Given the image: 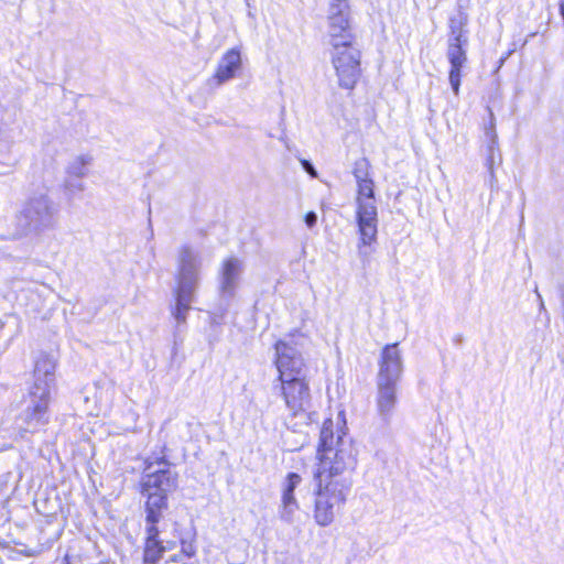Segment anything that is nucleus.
<instances>
[{"mask_svg": "<svg viewBox=\"0 0 564 564\" xmlns=\"http://www.w3.org/2000/svg\"><path fill=\"white\" fill-rule=\"evenodd\" d=\"M195 279V265L191 251L187 248H184L181 256L176 288L174 291L176 301L174 315L180 322H185L186 314L191 307Z\"/></svg>", "mask_w": 564, "mask_h": 564, "instance_id": "nucleus-6", "label": "nucleus"}, {"mask_svg": "<svg viewBox=\"0 0 564 564\" xmlns=\"http://www.w3.org/2000/svg\"><path fill=\"white\" fill-rule=\"evenodd\" d=\"M327 41L338 86L354 90L362 78V51L351 22L348 0H332L327 17Z\"/></svg>", "mask_w": 564, "mask_h": 564, "instance_id": "nucleus-2", "label": "nucleus"}, {"mask_svg": "<svg viewBox=\"0 0 564 564\" xmlns=\"http://www.w3.org/2000/svg\"><path fill=\"white\" fill-rule=\"evenodd\" d=\"M178 475L169 468L145 474L139 482V492L144 498V539L142 564H159L164 554L174 546L161 538L160 521L169 509V494L177 488Z\"/></svg>", "mask_w": 564, "mask_h": 564, "instance_id": "nucleus-3", "label": "nucleus"}, {"mask_svg": "<svg viewBox=\"0 0 564 564\" xmlns=\"http://www.w3.org/2000/svg\"><path fill=\"white\" fill-rule=\"evenodd\" d=\"M63 564H70V557L68 555L64 556Z\"/></svg>", "mask_w": 564, "mask_h": 564, "instance_id": "nucleus-21", "label": "nucleus"}, {"mask_svg": "<svg viewBox=\"0 0 564 564\" xmlns=\"http://www.w3.org/2000/svg\"><path fill=\"white\" fill-rule=\"evenodd\" d=\"M241 66L240 50L238 47L229 48L221 56L215 73L214 78L217 84H223L231 79Z\"/></svg>", "mask_w": 564, "mask_h": 564, "instance_id": "nucleus-10", "label": "nucleus"}, {"mask_svg": "<svg viewBox=\"0 0 564 564\" xmlns=\"http://www.w3.org/2000/svg\"><path fill=\"white\" fill-rule=\"evenodd\" d=\"M302 166L305 169V171L312 176V177H316L317 176V172L316 170L314 169V166L307 161V160H302Z\"/></svg>", "mask_w": 564, "mask_h": 564, "instance_id": "nucleus-19", "label": "nucleus"}, {"mask_svg": "<svg viewBox=\"0 0 564 564\" xmlns=\"http://www.w3.org/2000/svg\"><path fill=\"white\" fill-rule=\"evenodd\" d=\"M54 372H55V362L54 360L46 356H40L35 362L33 368V377L34 382L29 390L30 397L37 395L39 390H42V387L47 384V389H51V386L54 381Z\"/></svg>", "mask_w": 564, "mask_h": 564, "instance_id": "nucleus-9", "label": "nucleus"}, {"mask_svg": "<svg viewBox=\"0 0 564 564\" xmlns=\"http://www.w3.org/2000/svg\"><path fill=\"white\" fill-rule=\"evenodd\" d=\"M402 359L398 343L388 344L381 350L378 378L399 380L402 372Z\"/></svg>", "mask_w": 564, "mask_h": 564, "instance_id": "nucleus-8", "label": "nucleus"}, {"mask_svg": "<svg viewBox=\"0 0 564 564\" xmlns=\"http://www.w3.org/2000/svg\"><path fill=\"white\" fill-rule=\"evenodd\" d=\"M37 400L32 404V406L28 408L24 415V422L26 424L33 423H42L46 424L48 419L46 414L48 412L51 391L47 389V384L42 387V390H39Z\"/></svg>", "mask_w": 564, "mask_h": 564, "instance_id": "nucleus-12", "label": "nucleus"}, {"mask_svg": "<svg viewBox=\"0 0 564 564\" xmlns=\"http://www.w3.org/2000/svg\"><path fill=\"white\" fill-rule=\"evenodd\" d=\"M241 268V263L238 259L228 258L223 262V284L221 289L229 293H232L236 284V280L238 278L239 270Z\"/></svg>", "mask_w": 564, "mask_h": 564, "instance_id": "nucleus-14", "label": "nucleus"}, {"mask_svg": "<svg viewBox=\"0 0 564 564\" xmlns=\"http://www.w3.org/2000/svg\"><path fill=\"white\" fill-rule=\"evenodd\" d=\"M282 505L284 508L289 507H297V501L295 499L294 492L284 491L282 492Z\"/></svg>", "mask_w": 564, "mask_h": 564, "instance_id": "nucleus-16", "label": "nucleus"}, {"mask_svg": "<svg viewBox=\"0 0 564 564\" xmlns=\"http://www.w3.org/2000/svg\"><path fill=\"white\" fill-rule=\"evenodd\" d=\"M302 477L297 473H289L285 477L283 490L294 492L295 488L301 484Z\"/></svg>", "mask_w": 564, "mask_h": 564, "instance_id": "nucleus-15", "label": "nucleus"}, {"mask_svg": "<svg viewBox=\"0 0 564 564\" xmlns=\"http://www.w3.org/2000/svg\"><path fill=\"white\" fill-rule=\"evenodd\" d=\"M358 449L348 437L345 412L336 420H323L313 469V517L321 527L330 525L346 505L351 488L350 474L357 465Z\"/></svg>", "mask_w": 564, "mask_h": 564, "instance_id": "nucleus-1", "label": "nucleus"}, {"mask_svg": "<svg viewBox=\"0 0 564 564\" xmlns=\"http://www.w3.org/2000/svg\"><path fill=\"white\" fill-rule=\"evenodd\" d=\"M197 556V543L195 535L180 540V551L171 555L165 564H193Z\"/></svg>", "mask_w": 564, "mask_h": 564, "instance_id": "nucleus-13", "label": "nucleus"}, {"mask_svg": "<svg viewBox=\"0 0 564 564\" xmlns=\"http://www.w3.org/2000/svg\"><path fill=\"white\" fill-rule=\"evenodd\" d=\"M290 339H278L273 344V366L276 370V390L291 416H302L312 406L313 394L306 375L307 365L303 355L296 349L295 334Z\"/></svg>", "mask_w": 564, "mask_h": 564, "instance_id": "nucleus-4", "label": "nucleus"}, {"mask_svg": "<svg viewBox=\"0 0 564 564\" xmlns=\"http://www.w3.org/2000/svg\"><path fill=\"white\" fill-rule=\"evenodd\" d=\"M46 213H47L48 215H51V208H50V207H46Z\"/></svg>", "mask_w": 564, "mask_h": 564, "instance_id": "nucleus-22", "label": "nucleus"}, {"mask_svg": "<svg viewBox=\"0 0 564 564\" xmlns=\"http://www.w3.org/2000/svg\"><path fill=\"white\" fill-rule=\"evenodd\" d=\"M154 464H156V465H163V466H165V467H169V466H170V462H169L167 457H166L165 455H162V456H160V457L155 458V460H154V462H151V460H149V459L144 460V468H145V469H149V468H151Z\"/></svg>", "mask_w": 564, "mask_h": 564, "instance_id": "nucleus-17", "label": "nucleus"}, {"mask_svg": "<svg viewBox=\"0 0 564 564\" xmlns=\"http://www.w3.org/2000/svg\"><path fill=\"white\" fill-rule=\"evenodd\" d=\"M397 382L395 379L378 378L376 403L381 414L390 413L397 404Z\"/></svg>", "mask_w": 564, "mask_h": 564, "instance_id": "nucleus-11", "label": "nucleus"}, {"mask_svg": "<svg viewBox=\"0 0 564 564\" xmlns=\"http://www.w3.org/2000/svg\"><path fill=\"white\" fill-rule=\"evenodd\" d=\"M304 220L308 227H313L317 221V216L314 212H308L305 214Z\"/></svg>", "mask_w": 564, "mask_h": 564, "instance_id": "nucleus-18", "label": "nucleus"}, {"mask_svg": "<svg viewBox=\"0 0 564 564\" xmlns=\"http://www.w3.org/2000/svg\"><path fill=\"white\" fill-rule=\"evenodd\" d=\"M454 39L448 43L447 58L449 62L448 80L455 95L459 94L463 68L467 62L464 39L459 28L451 26Z\"/></svg>", "mask_w": 564, "mask_h": 564, "instance_id": "nucleus-7", "label": "nucleus"}, {"mask_svg": "<svg viewBox=\"0 0 564 564\" xmlns=\"http://www.w3.org/2000/svg\"><path fill=\"white\" fill-rule=\"evenodd\" d=\"M351 173L356 180V221L359 235L357 248L364 261H368L367 248L376 243L378 232L376 183L369 159H357Z\"/></svg>", "mask_w": 564, "mask_h": 564, "instance_id": "nucleus-5", "label": "nucleus"}, {"mask_svg": "<svg viewBox=\"0 0 564 564\" xmlns=\"http://www.w3.org/2000/svg\"><path fill=\"white\" fill-rule=\"evenodd\" d=\"M20 553L26 557H33V556L39 555V551L33 550V549L22 550Z\"/></svg>", "mask_w": 564, "mask_h": 564, "instance_id": "nucleus-20", "label": "nucleus"}]
</instances>
